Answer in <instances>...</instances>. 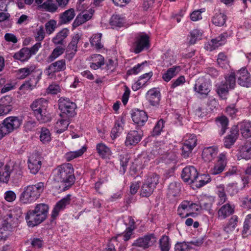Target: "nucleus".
Instances as JSON below:
<instances>
[{
	"instance_id": "obj_1",
	"label": "nucleus",
	"mask_w": 251,
	"mask_h": 251,
	"mask_svg": "<svg viewBox=\"0 0 251 251\" xmlns=\"http://www.w3.org/2000/svg\"><path fill=\"white\" fill-rule=\"evenodd\" d=\"M50 179L64 184L66 187H70L75 180L73 165L70 163H64L57 166L52 171Z\"/></svg>"
},
{
	"instance_id": "obj_2",
	"label": "nucleus",
	"mask_w": 251,
	"mask_h": 251,
	"mask_svg": "<svg viewBox=\"0 0 251 251\" xmlns=\"http://www.w3.org/2000/svg\"><path fill=\"white\" fill-rule=\"evenodd\" d=\"M44 188V183L42 182L25 186L20 195V202L23 204H30L35 202L40 198Z\"/></svg>"
},
{
	"instance_id": "obj_3",
	"label": "nucleus",
	"mask_w": 251,
	"mask_h": 251,
	"mask_svg": "<svg viewBox=\"0 0 251 251\" xmlns=\"http://www.w3.org/2000/svg\"><path fill=\"white\" fill-rule=\"evenodd\" d=\"M48 105V101L44 98L35 100L30 105L34 116L40 122L46 123L51 120L50 115L47 109Z\"/></svg>"
},
{
	"instance_id": "obj_4",
	"label": "nucleus",
	"mask_w": 251,
	"mask_h": 251,
	"mask_svg": "<svg viewBox=\"0 0 251 251\" xmlns=\"http://www.w3.org/2000/svg\"><path fill=\"white\" fill-rule=\"evenodd\" d=\"M150 37L145 32L135 34L131 41V50L135 53H139L150 48Z\"/></svg>"
},
{
	"instance_id": "obj_5",
	"label": "nucleus",
	"mask_w": 251,
	"mask_h": 251,
	"mask_svg": "<svg viewBox=\"0 0 251 251\" xmlns=\"http://www.w3.org/2000/svg\"><path fill=\"white\" fill-rule=\"evenodd\" d=\"M21 124L22 120L18 117L10 116L6 118L0 124V140L18 128Z\"/></svg>"
},
{
	"instance_id": "obj_6",
	"label": "nucleus",
	"mask_w": 251,
	"mask_h": 251,
	"mask_svg": "<svg viewBox=\"0 0 251 251\" xmlns=\"http://www.w3.org/2000/svg\"><path fill=\"white\" fill-rule=\"evenodd\" d=\"M59 109L60 110V116L69 119L76 114L75 110L76 104L68 98H61L58 101Z\"/></svg>"
},
{
	"instance_id": "obj_7",
	"label": "nucleus",
	"mask_w": 251,
	"mask_h": 251,
	"mask_svg": "<svg viewBox=\"0 0 251 251\" xmlns=\"http://www.w3.org/2000/svg\"><path fill=\"white\" fill-rule=\"evenodd\" d=\"M225 82H222L217 87V92L222 99H225L229 89H233L236 84L235 74L231 72L225 77Z\"/></svg>"
},
{
	"instance_id": "obj_8",
	"label": "nucleus",
	"mask_w": 251,
	"mask_h": 251,
	"mask_svg": "<svg viewBox=\"0 0 251 251\" xmlns=\"http://www.w3.org/2000/svg\"><path fill=\"white\" fill-rule=\"evenodd\" d=\"M42 71L38 69L35 65H27L25 67L19 69L16 71L17 77L19 79H23L29 75L32 78L37 77V80L41 79Z\"/></svg>"
},
{
	"instance_id": "obj_9",
	"label": "nucleus",
	"mask_w": 251,
	"mask_h": 251,
	"mask_svg": "<svg viewBox=\"0 0 251 251\" xmlns=\"http://www.w3.org/2000/svg\"><path fill=\"white\" fill-rule=\"evenodd\" d=\"M196 93L202 97H206L211 90V85L205 78L199 77L196 81L194 87Z\"/></svg>"
},
{
	"instance_id": "obj_10",
	"label": "nucleus",
	"mask_w": 251,
	"mask_h": 251,
	"mask_svg": "<svg viewBox=\"0 0 251 251\" xmlns=\"http://www.w3.org/2000/svg\"><path fill=\"white\" fill-rule=\"evenodd\" d=\"M12 218L11 214L5 217L3 223L0 226V241L6 240L11 235Z\"/></svg>"
},
{
	"instance_id": "obj_11",
	"label": "nucleus",
	"mask_w": 251,
	"mask_h": 251,
	"mask_svg": "<svg viewBox=\"0 0 251 251\" xmlns=\"http://www.w3.org/2000/svg\"><path fill=\"white\" fill-rule=\"evenodd\" d=\"M227 153L226 152H223L219 154L216 162L210 169L209 172L211 175H218L224 171L227 164Z\"/></svg>"
},
{
	"instance_id": "obj_12",
	"label": "nucleus",
	"mask_w": 251,
	"mask_h": 251,
	"mask_svg": "<svg viewBox=\"0 0 251 251\" xmlns=\"http://www.w3.org/2000/svg\"><path fill=\"white\" fill-rule=\"evenodd\" d=\"M66 68L65 60L60 59L50 64L45 70V73L49 77L51 78L55 73L64 71Z\"/></svg>"
},
{
	"instance_id": "obj_13",
	"label": "nucleus",
	"mask_w": 251,
	"mask_h": 251,
	"mask_svg": "<svg viewBox=\"0 0 251 251\" xmlns=\"http://www.w3.org/2000/svg\"><path fill=\"white\" fill-rule=\"evenodd\" d=\"M198 175V171L194 167L186 166L182 171L181 177L184 181L191 184L196 182Z\"/></svg>"
},
{
	"instance_id": "obj_14",
	"label": "nucleus",
	"mask_w": 251,
	"mask_h": 251,
	"mask_svg": "<svg viewBox=\"0 0 251 251\" xmlns=\"http://www.w3.org/2000/svg\"><path fill=\"white\" fill-rule=\"evenodd\" d=\"M156 242V238L153 234H150L139 238L135 240L132 245L147 249L152 246Z\"/></svg>"
},
{
	"instance_id": "obj_15",
	"label": "nucleus",
	"mask_w": 251,
	"mask_h": 251,
	"mask_svg": "<svg viewBox=\"0 0 251 251\" xmlns=\"http://www.w3.org/2000/svg\"><path fill=\"white\" fill-rule=\"evenodd\" d=\"M42 157L37 154H32L28 159V167L31 174L36 175L39 171L42 165Z\"/></svg>"
},
{
	"instance_id": "obj_16",
	"label": "nucleus",
	"mask_w": 251,
	"mask_h": 251,
	"mask_svg": "<svg viewBox=\"0 0 251 251\" xmlns=\"http://www.w3.org/2000/svg\"><path fill=\"white\" fill-rule=\"evenodd\" d=\"M238 83L241 86L251 87V77L248 71L245 68L240 69L237 73Z\"/></svg>"
},
{
	"instance_id": "obj_17",
	"label": "nucleus",
	"mask_w": 251,
	"mask_h": 251,
	"mask_svg": "<svg viewBox=\"0 0 251 251\" xmlns=\"http://www.w3.org/2000/svg\"><path fill=\"white\" fill-rule=\"evenodd\" d=\"M71 197L70 195H67L56 203L51 213L53 218L57 217L59 212L63 211L70 203Z\"/></svg>"
},
{
	"instance_id": "obj_18",
	"label": "nucleus",
	"mask_w": 251,
	"mask_h": 251,
	"mask_svg": "<svg viewBox=\"0 0 251 251\" xmlns=\"http://www.w3.org/2000/svg\"><path fill=\"white\" fill-rule=\"evenodd\" d=\"M198 202L201 209L208 211L210 214H213L211 210L212 205L215 201L214 197L206 195H201L198 198Z\"/></svg>"
},
{
	"instance_id": "obj_19",
	"label": "nucleus",
	"mask_w": 251,
	"mask_h": 251,
	"mask_svg": "<svg viewBox=\"0 0 251 251\" xmlns=\"http://www.w3.org/2000/svg\"><path fill=\"white\" fill-rule=\"evenodd\" d=\"M235 206L234 204L227 203L223 205L217 212L218 219L224 220L232 215L234 212Z\"/></svg>"
},
{
	"instance_id": "obj_20",
	"label": "nucleus",
	"mask_w": 251,
	"mask_h": 251,
	"mask_svg": "<svg viewBox=\"0 0 251 251\" xmlns=\"http://www.w3.org/2000/svg\"><path fill=\"white\" fill-rule=\"evenodd\" d=\"M234 126L238 127V132L240 131L243 138L247 139L251 137V121L244 120Z\"/></svg>"
},
{
	"instance_id": "obj_21",
	"label": "nucleus",
	"mask_w": 251,
	"mask_h": 251,
	"mask_svg": "<svg viewBox=\"0 0 251 251\" xmlns=\"http://www.w3.org/2000/svg\"><path fill=\"white\" fill-rule=\"evenodd\" d=\"M25 220L27 225L30 227L37 226L44 221L41 216L37 215L33 210L28 211L25 216Z\"/></svg>"
},
{
	"instance_id": "obj_22",
	"label": "nucleus",
	"mask_w": 251,
	"mask_h": 251,
	"mask_svg": "<svg viewBox=\"0 0 251 251\" xmlns=\"http://www.w3.org/2000/svg\"><path fill=\"white\" fill-rule=\"evenodd\" d=\"M141 139V134L139 132L136 130L130 131L126 136L125 145L127 147H131L137 144Z\"/></svg>"
},
{
	"instance_id": "obj_23",
	"label": "nucleus",
	"mask_w": 251,
	"mask_h": 251,
	"mask_svg": "<svg viewBox=\"0 0 251 251\" xmlns=\"http://www.w3.org/2000/svg\"><path fill=\"white\" fill-rule=\"evenodd\" d=\"M96 150L99 155L102 159H109L112 156V152L111 149L103 143L97 144Z\"/></svg>"
},
{
	"instance_id": "obj_24",
	"label": "nucleus",
	"mask_w": 251,
	"mask_h": 251,
	"mask_svg": "<svg viewBox=\"0 0 251 251\" xmlns=\"http://www.w3.org/2000/svg\"><path fill=\"white\" fill-rule=\"evenodd\" d=\"M239 136L237 126H233L229 134L224 139V145L227 148H230L235 142Z\"/></svg>"
},
{
	"instance_id": "obj_25",
	"label": "nucleus",
	"mask_w": 251,
	"mask_h": 251,
	"mask_svg": "<svg viewBox=\"0 0 251 251\" xmlns=\"http://www.w3.org/2000/svg\"><path fill=\"white\" fill-rule=\"evenodd\" d=\"M199 242H180L176 244L175 251H196Z\"/></svg>"
},
{
	"instance_id": "obj_26",
	"label": "nucleus",
	"mask_w": 251,
	"mask_h": 251,
	"mask_svg": "<svg viewBox=\"0 0 251 251\" xmlns=\"http://www.w3.org/2000/svg\"><path fill=\"white\" fill-rule=\"evenodd\" d=\"M90 62V67L93 70H97L104 63V58L100 54H94L87 59Z\"/></svg>"
},
{
	"instance_id": "obj_27",
	"label": "nucleus",
	"mask_w": 251,
	"mask_h": 251,
	"mask_svg": "<svg viewBox=\"0 0 251 251\" xmlns=\"http://www.w3.org/2000/svg\"><path fill=\"white\" fill-rule=\"evenodd\" d=\"M131 117L134 123L140 126H143L148 120L147 114L143 110H134Z\"/></svg>"
},
{
	"instance_id": "obj_28",
	"label": "nucleus",
	"mask_w": 251,
	"mask_h": 251,
	"mask_svg": "<svg viewBox=\"0 0 251 251\" xmlns=\"http://www.w3.org/2000/svg\"><path fill=\"white\" fill-rule=\"evenodd\" d=\"M218 149L217 147L212 146L205 148L202 152V158L206 162H210L217 156Z\"/></svg>"
},
{
	"instance_id": "obj_29",
	"label": "nucleus",
	"mask_w": 251,
	"mask_h": 251,
	"mask_svg": "<svg viewBox=\"0 0 251 251\" xmlns=\"http://www.w3.org/2000/svg\"><path fill=\"white\" fill-rule=\"evenodd\" d=\"M181 69V68L180 66H173L169 68L162 73V79L164 81L168 82L178 74Z\"/></svg>"
},
{
	"instance_id": "obj_30",
	"label": "nucleus",
	"mask_w": 251,
	"mask_h": 251,
	"mask_svg": "<svg viewBox=\"0 0 251 251\" xmlns=\"http://www.w3.org/2000/svg\"><path fill=\"white\" fill-rule=\"evenodd\" d=\"M152 75V73H145L141 75L137 81L132 85V89L134 91H136L146 85L149 79Z\"/></svg>"
},
{
	"instance_id": "obj_31",
	"label": "nucleus",
	"mask_w": 251,
	"mask_h": 251,
	"mask_svg": "<svg viewBox=\"0 0 251 251\" xmlns=\"http://www.w3.org/2000/svg\"><path fill=\"white\" fill-rule=\"evenodd\" d=\"M12 98L6 96L0 99V109L3 111L2 115L8 114L12 109Z\"/></svg>"
},
{
	"instance_id": "obj_32",
	"label": "nucleus",
	"mask_w": 251,
	"mask_h": 251,
	"mask_svg": "<svg viewBox=\"0 0 251 251\" xmlns=\"http://www.w3.org/2000/svg\"><path fill=\"white\" fill-rule=\"evenodd\" d=\"M160 92L156 88L151 89L149 90L147 93V98L150 103L153 106L157 105L160 100Z\"/></svg>"
},
{
	"instance_id": "obj_33",
	"label": "nucleus",
	"mask_w": 251,
	"mask_h": 251,
	"mask_svg": "<svg viewBox=\"0 0 251 251\" xmlns=\"http://www.w3.org/2000/svg\"><path fill=\"white\" fill-rule=\"evenodd\" d=\"M124 125V122L123 118L119 117L116 119L114 126L111 132V137L113 139L119 136L123 130Z\"/></svg>"
},
{
	"instance_id": "obj_34",
	"label": "nucleus",
	"mask_w": 251,
	"mask_h": 251,
	"mask_svg": "<svg viewBox=\"0 0 251 251\" xmlns=\"http://www.w3.org/2000/svg\"><path fill=\"white\" fill-rule=\"evenodd\" d=\"M13 57L16 60L25 62L27 61L30 59L31 54L28 50V48H23L16 52L14 54Z\"/></svg>"
},
{
	"instance_id": "obj_35",
	"label": "nucleus",
	"mask_w": 251,
	"mask_h": 251,
	"mask_svg": "<svg viewBox=\"0 0 251 251\" xmlns=\"http://www.w3.org/2000/svg\"><path fill=\"white\" fill-rule=\"evenodd\" d=\"M69 30L64 28L58 32L52 39V43L55 45L62 46L64 45V41L68 36Z\"/></svg>"
},
{
	"instance_id": "obj_36",
	"label": "nucleus",
	"mask_w": 251,
	"mask_h": 251,
	"mask_svg": "<svg viewBox=\"0 0 251 251\" xmlns=\"http://www.w3.org/2000/svg\"><path fill=\"white\" fill-rule=\"evenodd\" d=\"M39 7L44 10L53 13L57 11L58 5L55 1L53 0H47L39 5Z\"/></svg>"
},
{
	"instance_id": "obj_37",
	"label": "nucleus",
	"mask_w": 251,
	"mask_h": 251,
	"mask_svg": "<svg viewBox=\"0 0 251 251\" xmlns=\"http://www.w3.org/2000/svg\"><path fill=\"white\" fill-rule=\"evenodd\" d=\"M50 131L46 127L41 128L39 132V140L43 144H48L52 140Z\"/></svg>"
},
{
	"instance_id": "obj_38",
	"label": "nucleus",
	"mask_w": 251,
	"mask_h": 251,
	"mask_svg": "<svg viewBox=\"0 0 251 251\" xmlns=\"http://www.w3.org/2000/svg\"><path fill=\"white\" fill-rule=\"evenodd\" d=\"M69 124V119H61L58 120L54 126V131L57 134L62 133L67 129Z\"/></svg>"
},
{
	"instance_id": "obj_39",
	"label": "nucleus",
	"mask_w": 251,
	"mask_h": 251,
	"mask_svg": "<svg viewBox=\"0 0 251 251\" xmlns=\"http://www.w3.org/2000/svg\"><path fill=\"white\" fill-rule=\"evenodd\" d=\"M162 66L164 67H169L172 65L176 61V57L173 52L170 51H167L164 53L161 56Z\"/></svg>"
},
{
	"instance_id": "obj_40",
	"label": "nucleus",
	"mask_w": 251,
	"mask_h": 251,
	"mask_svg": "<svg viewBox=\"0 0 251 251\" xmlns=\"http://www.w3.org/2000/svg\"><path fill=\"white\" fill-rule=\"evenodd\" d=\"M102 34L98 33L93 34L90 39V42L92 47L97 50L103 48V45L101 42Z\"/></svg>"
},
{
	"instance_id": "obj_41",
	"label": "nucleus",
	"mask_w": 251,
	"mask_h": 251,
	"mask_svg": "<svg viewBox=\"0 0 251 251\" xmlns=\"http://www.w3.org/2000/svg\"><path fill=\"white\" fill-rule=\"evenodd\" d=\"M87 147L83 146L82 148L75 151H69L65 154V157L67 161H70L74 159L79 157L83 155V154L86 151Z\"/></svg>"
},
{
	"instance_id": "obj_42",
	"label": "nucleus",
	"mask_w": 251,
	"mask_h": 251,
	"mask_svg": "<svg viewBox=\"0 0 251 251\" xmlns=\"http://www.w3.org/2000/svg\"><path fill=\"white\" fill-rule=\"evenodd\" d=\"M129 223L130 224V226L126 228V231L123 234L118 235L115 238L112 239V240H114L117 238L122 237V239L125 241L128 240L130 238L132 234V231L134 229V220L131 219L130 217H129Z\"/></svg>"
},
{
	"instance_id": "obj_43",
	"label": "nucleus",
	"mask_w": 251,
	"mask_h": 251,
	"mask_svg": "<svg viewBox=\"0 0 251 251\" xmlns=\"http://www.w3.org/2000/svg\"><path fill=\"white\" fill-rule=\"evenodd\" d=\"M40 80H37V77H34L31 78L29 80L26 81L19 88L21 91H30L35 88L36 85Z\"/></svg>"
},
{
	"instance_id": "obj_44",
	"label": "nucleus",
	"mask_w": 251,
	"mask_h": 251,
	"mask_svg": "<svg viewBox=\"0 0 251 251\" xmlns=\"http://www.w3.org/2000/svg\"><path fill=\"white\" fill-rule=\"evenodd\" d=\"M126 23L125 18L120 15H113L110 18L109 24L113 28L124 26Z\"/></svg>"
},
{
	"instance_id": "obj_45",
	"label": "nucleus",
	"mask_w": 251,
	"mask_h": 251,
	"mask_svg": "<svg viewBox=\"0 0 251 251\" xmlns=\"http://www.w3.org/2000/svg\"><path fill=\"white\" fill-rule=\"evenodd\" d=\"M226 19V16L225 14L221 11H219L215 13L212 18V22L215 25L221 26L225 24Z\"/></svg>"
},
{
	"instance_id": "obj_46",
	"label": "nucleus",
	"mask_w": 251,
	"mask_h": 251,
	"mask_svg": "<svg viewBox=\"0 0 251 251\" xmlns=\"http://www.w3.org/2000/svg\"><path fill=\"white\" fill-rule=\"evenodd\" d=\"M65 50L64 46H57L48 56V59L50 62L53 61L63 54Z\"/></svg>"
},
{
	"instance_id": "obj_47",
	"label": "nucleus",
	"mask_w": 251,
	"mask_h": 251,
	"mask_svg": "<svg viewBox=\"0 0 251 251\" xmlns=\"http://www.w3.org/2000/svg\"><path fill=\"white\" fill-rule=\"evenodd\" d=\"M240 156L243 159L249 160L251 159V142H247L242 147L239 152Z\"/></svg>"
},
{
	"instance_id": "obj_48",
	"label": "nucleus",
	"mask_w": 251,
	"mask_h": 251,
	"mask_svg": "<svg viewBox=\"0 0 251 251\" xmlns=\"http://www.w3.org/2000/svg\"><path fill=\"white\" fill-rule=\"evenodd\" d=\"M35 213L41 216V217L44 220L46 219L47 214L49 210V207L48 205L44 203H40L36 205L35 208L33 209Z\"/></svg>"
},
{
	"instance_id": "obj_49",
	"label": "nucleus",
	"mask_w": 251,
	"mask_h": 251,
	"mask_svg": "<svg viewBox=\"0 0 251 251\" xmlns=\"http://www.w3.org/2000/svg\"><path fill=\"white\" fill-rule=\"evenodd\" d=\"M202 32L201 31L198 29H193L190 34V39L189 40V44L190 45H194L196 42L202 39Z\"/></svg>"
},
{
	"instance_id": "obj_50",
	"label": "nucleus",
	"mask_w": 251,
	"mask_h": 251,
	"mask_svg": "<svg viewBox=\"0 0 251 251\" xmlns=\"http://www.w3.org/2000/svg\"><path fill=\"white\" fill-rule=\"evenodd\" d=\"M75 16V10L70 8L64 12L61 15L60 19L61 22L63 24L67 23L72 21Z\"/></svg>"
},
{
	"instance_id": "obj_51",
	"label": "nucleus",
	"mask_w": 251,
	"mask_h": 251,
	"mask_svg": "<svg viewBox=\"0 0 251 251\" xmlns=\"http://www.w3.org/2000/svg\"><path fill=\"white\" fill-rule=\"evenodd\" d=\"M11 170L9 166L6 165L0 171V182L7 183L9 179Z\"/></svg>"
},
{
	"instance_id": "obj_52",
	"label": "nucleus",
	"mask_w": 251,
	"mask_h": 251,
	"mask_svg": "<svg viewBox=\"0 0 251 251\" xmlns=\"http://www.w3.org/2000/svg\"><path fill=\"white\" fill-rule=\"evenodd\" d=\"M197 139L193 134H187L183 138V143L186 146L194 148L197 145Z\"/></svg>"
},
{
	"instance_id": "obj_53",
	"label": "nucleus",
	"mask_w": 251,
	"mask_h": 251,
	"mask_svg": "<svg viewBox=\"0 0 251 251\" xmlns=\"http://www.w3.org/2000/svg\"><path fill=\"white\" fill-rule=\"evenodd\" d=\"M210 181V178L208 175L198 176L197 179L194 183L197 187L200 188L208 183Z\"/></svg>"
},
{
	"instance_id": "obj_54",
	"label": "nucleus",
	"mask_w": 251,
	"mask_h": 251,
	"mask_svg": "<svg viewBox=\"0 0 251 251\" xmlns=\"http://www.w3.org/2000/svg\"><path fill=\"white\" fill-rule=\"evenodd\" d=\"M216 122L218 126L221 127V134H223L225 133L227 128L228 120L226 116H221L217 118Z\"/></svg>"
},
{
	"instance_id": "obj_55",
	"label": "nucleus",
	"mask_w": 251,
	"mask_h": 251,
	"mask_svg": "<svg viewBox=\"0 0 251 251\" xmlns=\"http://www.w3.org/2000/svg\"><path fill=\"white\" fill-rule=\"evenodd\" d=\"M218 65L222 68L227 69L229 67V61L227 56L223 52L219 53L217 59Z\"/></svg>"
},
{
	"instance_id": "obj_56",
	"label": "nucleus",
	"mask_w": 251,
	"mask_h": 251,
	"mask_svg": "<svg viewBox=\"0 0 251 251\" xmlns=\"http://www.w3.org/2000/svg\"><path fill=\"white\" fill-rule=\"evenodd\" d=\"M154 189L145 181L141 187V195L142 197H149L153 193Z\"/></svg>"
},
{
	"instance_id": "obj_57",
	"label": "nucleus",
	"mask_w": 251,
	"mask_h": 251,
	"mask_svg": "<svg viewBox=\"0 0 251 251\" xmlns=\"http://www.w3.org/2000/svg\"><path fill=\"white\" fill-rule=\"evenodd\" d=\"M222 43L218 38L213 39L205 44L204 48L207 50L212 51L221 46Z\"/></svg>"
},
{
	"instance_id": "obj_58",
	"label": "nucleus",
	"mask_w": 251,
	"mask_h": 251,
	"mask_svg": "<svg viewBox=\"0 0 251 251\" xmlns=\"http://www.w3.org/2000/svg\"><path fill=\"white\" fill-rule=\"evenodd\" d=\"M159 246L162 251H169L170 244L167 236L163 235L161 237L159 241Z\"/></svg>"
},
{
	"instance_id": "obj_59",
	"label": "nucleus",
	"mask_w": 251,
	"mask_h": 251,
	"mask_svg": "<svg viewBox=\"0 0 251 251\" xmlns=\"http://www.w3.org/2000/svg\"><path fill=\"white\" fill-rule=\"evenodd\" d=\"M159 176L156 174L153 173L149 175L145 181L151 186H153L154 188H155L159 182Z\"/></svg>"
},
{
	"instance_id": "obj_60",
	"label": "nucleus",
	"mask_w": 251,
	"mask_h": 251,
	"mask_svg": "<svg viewBox=\"0 0 251 251\" xmlns=\"http://www.w3.org/2000/svg\"><path fill=\"white\" fill-rule=\"evenodd\" d=\"M169 193L173 196H176L180 190V184L176 182H172L169 185Z\"/></svg>"
},
{
	"instance_id": "obj_61",
	"label": "nucleus",
	"mask_w": 251,
	"mask_h": 251,
	"mask_svg": "<svg viewBox=\"0 0 251 251\" xmlns=\"http://www.w3.org/2000/svg\"><path fill=\"white\" fill-rule=\"evenodd\" d=\"M56 28V22L54 20H50L45 24L46 32L49 35L52 34Z\"/></svg>"
},
{
	"instance_id": "obj_62",
	"label": "nucleus",
	"mask_w": 251,
	"mask_h": 251,
	"mask_svg": "<svg viewBox=\"0 0 251 251\" xmlns=\"http://www.w3.org/2000/svg\"><path fill=\"white\" fill-rule=\"evenodd\" d=\"M45 36V33L44 27L42 25L37 28L34 32V37L36 41L40 42L42 41Z\"/></svg>"
},
{
	"instance_id": "obj_63",
	"label": "nucleus",
	"mask_w": 251,
	"mask_h": 251,
	"mask_svg": "<svg viewBox=\"0 0 251 251\" xmlns=\"http://www.w3.org/2000/svg\"><path fill=\"white\" fill-rule=\"evenodd\" d=\"M107 181L106 176L103 173L98 176V179L96 181L95 184V189L97 192H99V190L101 188L102 185Z\"/></svg>"
},
{
	"instance_id": "obj_64",
	"label": "nucleus",
	"mask_w": 251,
	"mask_h": 251,
	"mask_svg": "<svg viewBox=\"0 0 251 251\" xmlns=\"http://www.w3.org/2000/svg\"><path fill=\"white\" fill-rule=\"evenodd\" d=\"M77 48L73 47L68 45L65 52V57L68 60H71L75 56Z\"/></svg>"
}]
</instances>
